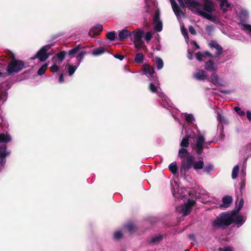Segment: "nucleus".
Here are the masks:
<instances>
[{
  "label": "nucleus",
  "instance_id": "obj_1",
  "mask_svg": "<svg viewBox=\"0 0 251 251\" xmlns=\"http://www.w3.org/2000/svg\"><path fill=\"white\" fill-rule=\"evenodd\" d=\"M246 220V217L238 214L235 211L224 212L212 222V226L214 228H224L233 223L239 227L245 223Z\"/></svg>",
  "mask_w": 251,
  "mask_h": 251
},
{
  "label": "nucleus",
  "instance_id": "obj_2",
  "mask_svg": "<svg viewBox=\"0 0 251 251\" xmlns=\"http://www.w3.org/2000/svg\"><path fill=\"white\" fill-rule=\"evenodd\" d=\"M186 136L181 141L180 146L182 148L188 147L189 141L191 139L195 142L193 149L198 154H201L203 150V145L205 142L204 136L197 130H192L191 129L185 130Z\"/></svg>",
  "mask_w": 251,
  "mask_h": 251
},
{
  "label": "nucleus",
  "instance_id": "obj_3",
  "mask_svg": "<svg viewBox=\"0 0 251 251\" xmlns=\"http://www.w3.org/2000/svg\"><path fill=\"white\" fill-rule=\"evenodd\" d=\"M12 140L11 136L8 134H0V164L4 166L6 163V157L11 153L10 150H7L6 143Z\"/></svg>",
  "mask_w": 251,
  "mask_h": 251
},
{
  "label": "nucleus",
  "instance_id": "obj_4",
  "mask_svg": "<svg viewBox=\"0 0 251 251\" xmlns=\"http://www.w3.org/2000/svg\"><path fill=\"white\" fill-rule=\"evenodd\" d=\"M209 46L212 51H214L215 55H213L208 51L198 52L196 54V57L199 61H201L203 57H213L218 58L222 54L223 48L216 41H211L209 43Z\"/></svg>",
  "mask_w": 251,
  "mask_h": 251
},
{
  "label": "nucleus",
  "instance_id": "obj_5",
  "mask_svg": "<svg viewBox=\"0 0 251 251\" xmlns=\"http://www.w3.org/2000/svg\"><path fill=\"white\" fill-rule=\"evenodd\" d=\"M170 186L172 193L176 199H182L189 194L188 191L184 187H180L179 183L176 179L170 181Z\"/></svg>",
  "mask_w": 251,
  "mask_h": 251
},
{
  "label": "nucleus",
  "instance_id": "obj_6",
  "mask_svg": "<svg viewBox=\"0 0 251 251\" xmlns=\"http://www.w3.org/2000/svg\"><path fill=\"white\" fill-rule=\"evenodd\" d=\"M149 89L152 93L157 94L158 97L161 99L163 103H161V104L163 107H166V104L170 107H172L173 103L163 93L160 92L161 90L159 87L155 86L152 83H151L149 85Z\"/></svg>",
  "mask_w": 251,
  "mask_h": 251
},
{
  "label": "nucleus",
  "instance_id": "obj_7",
  "mask_svg": "<svg viewBox=\"0 0 251 251\" xmlns=\"http://www.w3.org/2000/svg\"><path fill=\"white\" fill-rule=\"evenodd\" d=\"M25 68V64L23 61L13 59L8 65L7 72L9 75L16 74Z\"/></svg>",
  "mask_w": 251,
  "mask_h": 251
},
{
  "label": "nucleus",
  "instance_id": "obj_8",
  "mask_svg": "<svg viewBox=\"0 0 251 251\" xmlns=\"http://www.w3.org/2000/svg\"><path fill=\"white\" fill-rule=\"evenodd\" d=\"M144 35V32L139 28L131 32L130 39L133 41L135 48L139 49L143 46L144 42L142 38Z\"/></svg>",
  "mask_w": 251,
  "mask_h": 251
},
{
  "label": "nucleus",
  "instance_id": "obj_9",
  "mask_svg": "<svg viewBox=\"0 0 251 251\" xmlns=\"http://www.w3.org/2000/svg\"><path fill=\"white\" fill-rule=\"evenodd\" d=\"M196 201L194 200L189 199L186 202L181 205L180 206L176 208V210L179 213H181L183 216L188 215L191 210L192 207L195 204Z\"/></svg>",
  "mask_w": 251,
  "mask_h": 251
},
{
  "label": "nucleus",
  "instance_id": "obj_10",
  "mask_svg": "<svg viewBox=\"0 0 251 251\" xmlns=\"http://www.w3.org/2000/svg\"><path fill=\"white\" fill-rule=\"evenodd\" d=\"M50 45H45L41 48V49L36 53V55L31 58L32 60L38 58L40 61L44 62L49 58L50 55V53L48 51L50 48Z\"/></svg>",
  "mask_w": 251,
  "mask_h": 251
},
{
  "label": "nucleus",
  "instance_id": "obj_11",
  "mask_svg": "<svg viewBox=\"0 0 251 251\" xmlns=\"http://www.w3.org/2000/svg\"><path fill=\"white\" fill-rule=\"evenodd\" d=\"M81 49L80 45H78L75 48L69 50L68 52L66 51H62L54 56V59H59L62 61L65 58L66 55H68L70 59L75 57V54L77 53L79 50Z\"/></svg>",
  "mask_w": 251,
  "mask_h": 251
},
{
  "label": "nucleus",
  "instance_id": "obj_12",
  "mask_svg": "<svg viewBox=\"0 0 251 251\" xmlns=\"http://www.w3.org/2000/svg\"><path fill=\"white\" fill-rule=\"evenodd\" d=\"M195 158L193 155H189L181 161L180 172L181 175H185L186 173L193 166Z\"/></svg>",
  "mask_w": 251,
  "mask_h": 251
},
{
  "label": "nucleus",
  "instance_id": "obj_13",
  "mask_svg": "<svg viewBox=\"0 0 251 251\" xmlns=\"http://www.w3.org/2000/svg\"><path fill=\"white\" fill-rule=\"evenodd\" d=\"M160 11L156 10L153 18V24L154 29L157 32H160L162 30V22L160 18Z\"/></svg>",
  "mask_w": 251,
  "mask_h": 251
},
{
  "label": "nucleus",
  "instance_id": "obj_14",
  "mask_svg": "<svg viewBox=\"0 0 251 251\" xmlns=\"http://www.w3.org/2000/svg\"><path fill=\"white\" fill-rule=\"evenodd\" d=\"M185 6L186 5L193 12L196 13L200 8L202 7L201 4L199 2L194 0H184Z\"/></svg>",
  "mask_w": 251,
  "mask_h": 251
},
{
  "label": "nucleus",
  "instance_id": "obj_15",
  "mask_svg": "<svg viewBox=\"0 0 251 251\" xmlns=\"http://www.w3.org/2000/svg\"><path fill=\"white\" fill-rule=\"evenodd\" d=\"M145 1L146 5V11L147 12H151L153 11L155 13L156 10H159L157 7L155 0H145Z\"/></svg>",
  "mask_w": 251,
  "mask_h": 251
},
{
  "label": "nucleus",
  "instance_id": "obj_16",
  "mask_svg": "<svg viewBox=\"0 0 251 251\" xmlns=\"http://www.w3.org/2000/svg\"><path fill=\"white\" fill-rule=\"evenodd\" d=\"M196 13L213 23H216L217 22V18L215 16H212L209 13H207V12L202 10V7L200 8Z\"/></svg>",
  "mask_w": 251,
  "mask_h": 251
},
{
  "label": "nucleus",
  "instance_id": "obj_17",
  "mask_svg": "<svg viewBox=\"0 0 251 251\" xmlns=\"http://www.w3.org/2000/svg\"><path fill=\"white\" fill-rule=\"evenodd\" d=\"M203 8L202 10L210 13L215 10L214 4L212 0H204Z\"/></svg>",
  "mask_w": 251,
  "mask_h": 251
},
{
  "label": "nucleus",
  "instance_id": "obj_18",
  "mask_svg": "<svg viewBox=\"0 0 251 251\" xmlns=\"http://www.w3.org/2000/svg\"><path fill=\"white\" fill-rule=\"evenodd\" d=\"M170 0L171 2L172 7L175 15L177 17V19L180 18L181 16L183 15L182 11L180 9L177 3L175 1V0Z\"/></svg>",
  "mask_w": 251,
  "mask_h": 251
},
{
  "label": "nucleus",
  "instance_id": "obj_19",
  "mask_svg": "<svg viewBox=\"0 0 251 251\" xmlns=\"http://www.w3.org/2000/svg\"><path fill=\"white\" fill-rule=\"evenodd\" d=\"M131 32L128 31L126 28H124L119 31L118 40L120 41H124L128 37L130 38Z\"/></svg>",
  "mask_w": 251,
  "mask_h": 251
},
{
  "label": "nucleus",
  "instance_id": "obj_20",
  "mask_svg": "<svg viewBox=\"0 0 251 251\" xmlns=\"http://www.w3.org/2000/svg\"><path fill=\"white\" fill-rule=\"evenodd\" d=\"M210 82L214 85L219 86H225L224 81L219 78V76L216 75H212L210 76Z\"/></svg>",
  "mask_w": 251,
  "mask_h": 251
},
{
  "label": "nucleus",
  "instance_id": "obj_21",
  "mask_svg": "<svg viewBox=\"0 0 251 251\" xmlns=\"http://www.w3.org/2000/svg\"><path fill=\"white\" fill-rule=\"evenodd\" d=\"M220 2V7L223 13H226L230 7V3L227 0H217Z\"/></svg>",
  "mask_w": 251,
  "mask_h": 251
},
{
  "label": "nucleus",
  "instance_id": "obj_22",
  "mask_svg": "<svg viewBox=\"0 0 251 251\" xmlns=\"http://www.w3.org/2000/svg\"><path fill=\"white\" fill-rule=\"evenodd\" d=\"M102 25L100 24H98L94 26L90 29L89 35H99L102 30Z\"/></svg>",
  "mask_w": 251,
  "mask_h": 251
},
{
  "label": "nucleus",
  "instance_id": "obj_23",
  "mask_svg": "<svg viewBox=\"0 0 251 251\" xmlns=\"http://www.w3.org/2000/svg\"><path fill=\"white\" fill-rule=\"evenodd\" d=\"M206 73L201 70H198L194 74V77L199 80H203L206 77Z\"/></svg>",
  "mask_w": 251,
  "mask_h": 251
},
{
  "label": "nucleus",
  "instance_id": "obj_24",
  "mask_svg": "<svg viewBox=\"0 0 251 251\" xmlns=\"http://www.w3.org/2000/svg\"><path fill=\"white\" fill-rule=\"evenodd\" d=\"M205 69L209 72H215L217 70V67L213 61L209 60L205 63Z\"/></svg>",
  "mask_w": 251,
  "mask_h": 251
},
{
  "label": "nucleus",
  "instance_id": "obj_25",
  "mask_svg": "<svg viewBox=\"0 0 251 251\" xmlns=\"http://www.w3.org/2000/svg\"><path fill=\"white\" fill-rule=\"evenodd\" d=\"M232 201L230 196H225L222 199V203L220 205V207L227 208L229 206Z\"/></svg>",
  "mask_w": 251,
  "mask_h": 251
},
{
  "label": "nucleus",
  "instance_id": "obj_26",
  "mask_svg": "<svg viewBox=\"0 0 251 251\" xmlns=\"http://www.w3.org/2000/svg\"><path fill=\"white\" fill-rule=\"evenodd\" d=\"M68 65L67 66L68 72L69 76H72L75 72L79 65L77 64L74 65L72 63H69L70 59L67 60Z\"/></svg>",
  "mask_w": 251,
  "mask_h": 251
},
{
  "label": "nucleus",
  "instance_id": "obj_27",
  "mask_svg": "<svg viewBox=\"0 0 251 251\" xmlns=\"http://www.w3.org/2000/svg\"><path fill=\"white\" fill-rule=\"evenodd\" d=\"M189 155H192L190 154L186 149L181 148L179 150L178 156L180 158L185 159L188 157Z\"/></svg>",
  "mask_w": 251,
  "mask_h": 251
},
{
  "label": "nucleus",
  "instance_id": "obj_28",
  "mask_svg": "<svg viewBox=\"0 0 251 251\" xmlns=\"http://www.w3.org/2000/svg\"><path fill=\"white\" fill-rule=\"evenodd\" d=\"M79 50H80L77 52V53H78L77 55L76 56V58L77 60V62L76 63V64H77L78 65H80V63L83 60V58H84L85 55L87 53L86 51H79Z\"/></svg>",
  "mask_w": 251,
  "mask_h": 251
},
{
  "label": "nucleus",
  "instance_id": "obj_29",
  "mask_svg": "<svg viewBox=\"0 0 251 251\" xmlns=\"http://www.w3.org/2000/svg\"><path fill=\"white\" fill-rule=\"evenodd\" d=\"M203 166L204 162L202 160L193 162V167L196 170L201 169L203 168Z\"/></svg>",
  "mask_w": 251,
  "mask_h": 251
},
{
  "label": "nucleus",
  "instance_id": "obj_30",
  "mask_svg": "<svg viewBox=\"0 0 251 251\" xmlns=\"http://www.w3.org/2000/svg\"><path fill=\"white\" fill-rule=\"evenodd\" d=\"M169 169L174 175H176L177 172L176 162L175 161L171 163L169 166Z\"/></svg>",
  "mask_w": 251,
  "mask_h": 251
},
{
  "label": "nucleus",
  "instance_id": "obj_31",
  "mask_svg": "<svg viewBox=\"0 0 251 251\" xmlns=\"http://www.w3.org/2000/svg\"><path fill=\"white\" fill-rule=\"evenodd\" d=\"M155 63L156 65L157 69L158 70H161L163 68L164 66V63L161 58L160 57H155Z\"/></svg>",
  "mask_w": 251,
  "mask_h": 251
},
{
  "label": "nucleus",
  "instance_id": "obj_32",
  "mask_svg": "<svg viewBox=\"0 0 251 251\" xmlns=\"http://www.w3.org/2000/svg\"><path fill=\"white\" fill-rule=\"evenodd\" d=\"M144 58L143 54L142 52L138 53L134 57V61L136 63H141L143 62Z\"/></svg>",
  "mask_w": 251,
  "mask_h": 251
},
{
  "label": "nucleus",
  "instance_id": "obj_33",
  "mask_svg": "<svg viewBox=\"0 0 251 251\" xmlns=\"http://www.w3.org/2000/svg\"><path fill=\"white\" fill-rule=\"evenodd\" d=\"M105 50L103 47H99L95 49L92 52L94 56H99L104 53Z\"/></svg>",
  "mask_w": 251,
  "mask_h": 251
},
{
  "label": "nucleus",
  "instance_id": "obj_34",
  "mask_svg": "<svg viewBox=\"0 0 251 251\" xmlns=\"http://www.w3.org/2000/svg\"><path fill=\"white\" fill-rule=\"evenodd\" d=\"M239 167L238 165H236L234 167L232 171L231 177L232 178L234 179L237 178L239 174Z\"/></svg>",
  "mask_w": 251,
  "mask_h": 251
},
{
  "label": "nucleus",
  "instance_id": "obj_35",
  "mask_svg": "<svg viewBox=\"0 0 251 251\" xmlns=\"http://www.w3.org/2000/svg\"><path fill=\"white\" fill-rule=\"evenodd\" d=\"M124 227L130 233L133 232L135 229V225L131 223H128L125 225Z\"/></svg>",
  "mask_w": 251,
  "mask_h": 251
},
{
  "label": "nucleus",
  "instance_id": "obj_36",
  "mask_svg": "<svg viewBox=\"0 0 251 251\" xmlns=\"http://www.w3.org/2000/svg\"><path fill=\"white\" fill-rule=\"evenodd\" d=\"M184 118L187 123H193L195 121V119L193 114H185Z\"/></svg>",
  "mask_w": 251,
  "mask_h": 251
},
{
  "label": "nucleus",
  "instance_id": "obj_37",
  "mask_svg": "<svg viewBox=\"0 0 251 251\" xmlns=\"http://www.w3.org/2000/svg\"><path fill=\"white\" fill-rule=\"evenodd\" d=\"M162 239V236L161 235H158L155 236L152 238L151 240V244H156L157 243L159 242Z\"/></svg>",
  "mask_w": 251,
  "mask_h": 251
},
{
  "label": "nucleus",
  "instance_id": "obj_38",
  "mask_svg": "<svg viewBox=\"0 0 251 251\" xmlns=\"http://www.w3.org/2000/svg\"><path fill=\"white\" fill-rule=\"evenodd\" d=\"M48 65L47 63L44 64L38 71V74L39 75H44L45 73L46 69H47Z\"/></svg>",
  "mask_w": 251,
  "mask_h": 251
},
{
  "label": "nucleus",
  "instance_id": "obj_39",
  "mask_svg": "<svg viewBox=\"0 0 251 251\" xmlns=\"http://www.w3.org/2000/svg\"><path fill=\"white\" fill-rule=\"evenodd\" d=\"M106 37L108 40L111 41L115 40L116 37V32L114 31L108 32L106 35Z\"/></svg>",
  "mask_w": 251,
  "mask_h": 251
},
{
  "label": "nucleus",
  "instance_id": "obj_40",
  "mask_svg": "<svg viewBox=\"0 0 251 251\" xmlns=\"http://www.w3.org/2000/svg\"><path fill=\"white\" fill-rule=\"evenodd\" d=\"M213 166L212 164H208L206 165L205 167H204L203 171H204L205 172L208 174H210L211 172L213 171Z\"/></svg>",
  "mask_w": 251,
  "mask_h": 251
},
{
  "label": "nucleus",
  "instance_id": "obj_41",
  "mask_svg": "<svg viewBox=\"0 0 251 251\" xmlns=\"http://www.w3.org/2000/svg\"><path fill=\"white\" fill-rule=\"evenodd\" d=\"M248 34L251 35V25L248 24H243V28Z\"/></svg>",
  "mask_w": 251,
  "mask_h": 251
},
{
  "label": "nucleus",
  "instance_id": "obj_42",
  "mask_svg": "<svg viewBox=\"0 0 251 251\" xmlns=\"http://www.w3.org/2000/svg\"><path fill=\"white\" fill-rule=\"evenodd\" d=\"M243 205H244V200L243 199H241L240 200L238 204L236 205L235 210L234 211H235L236 213H239V211L243 207Z\"/></svg>",
  "mask_w": 251,
  "mask_h": 251
},
{
  "label": "nucleus",
  "instance_id": "obj_43",
  "mask_svg": "<svg viewBox=\"0 0 251 251\" xmlns=\"http://www.w3.org/2000/svg\"><path fill=\"white\" fill-rule=\"evenodd\" d=\"M248 11L245 9H242L239 13L240 17L244 19H246L248 17Z\"/></svg>",
  "mask_w": 251,
  "mask_h": 251
},
{
  "label": "nucleus",
  "instance_id": "obj_44",
  "mask_svg": "<svg viewBox=\"0 0 251 251\" xmlns=\"http://www.w3.org/2000/svg\"><path fill=\"white\" fill-rule=\"evenodd\" d=\"M234 110L239 115L241 116H244L245 114V111L241 110V109L238 106H235L234 108Z\"/></svg>",
  "mask_w": 251,
  "mask_h": 251
},
{
  "label": "nucleus",
  "instance_id": "obj_45",
  "mask_svg": "<svg viewBox=\"0 0 251 251\" xmlns=\"http://www.w3.org/2000/svg\"><path fill=\"white\" fill-rule=\"evenodd\" d=\"M145 74H148L150 75H153L154 73V68L152 67H148L144 70Z\"/></svg>",
  "mask_w": 251,
  "mask_h": 251
},
{
  "label": "nucleus",
  "instance_id": "obj_46",
  "mask_svg": "<svg viewBox=\"0 0 251 251\" xmlns=\"http://www.w3.org/2000/svg\"><path fill=\"white\" fill-rule=\"evenodd\" d=\"M152 34L151 32L148 31L146 33L145 35V39L147 43L150 42V41L152 39Z\"/></svg>",
  "mask_w": 251,
  "mask_h": 251
},
{
  "label": "nucleus",
  "instance_id": "obj_47",
  "mask_svg": "<svg viewBox=\"0 0 251 251\" xmlns=\"http://www.w3.org/2000/svg\"><path fill=\"white\" fill-rule=\"evenodd\" d=\"M122 236L123 234L122 231L118 230L114 232L113 237L114 239L118 240L120 239L122 237Z\"/></svg>",
  "mask_w": 251,
  "mask_h": 251
},
{
  "label": "nucleus",
  "instance_id": "obj_48",
  "mask_svg": "<svg viewBox=\"0 0 251 251\" xmlns=\"http://www.w3.org/2000/svg\"><path fill=\"white\" fill-rule=\"evenodd\" d=\"M181 31L185 39H188V34L186 29L184 26H181Z\"/></svg>",
  "mask_w": 251,
  "mask_h": 251
},
{
  "label": "nucleus",
  "instance_id": "obj_49",
  "mask_svg": "<svg viewBox=\"0 0 251 251\" xmlns=\"http://www.w3.org/2000/svg\"><path fill=\"white\" fill-rule=\"evenodd\" d=\"M217 120L219 121L220 123H226V120H225L224 117L223 116H222L221 114L218 113L217 114Z\"/></svg>",
  "mask_w": 251,
  "mask_h": 251
},
{
  "label": "nucleus",
  "instance_id": "obj_50",
  "mask_svg": "<svg viewBox=\"0 0 251 251\" xmlns=\"http://www.w3.org/2000/svg\"><path fill=\"white\" fill-rule=\"evenodd\" d=\"M246 175V167H243L240 172L241 179H245Z\"/></svg>",
  "mask_w": 251,
  "mask_h": 251
},
{
  "label": "nucleus",
  "instance_id": "obj_51",
  "mask_svg": "<svg viewBox=\"0 0 251 251\" xmlns=\"http://www.w3.org/2000/svg\"><path fill=\"white\" fill-rule=\"evenodd\" d=\"M206 31L208 35H210L214 30V26L212 25H208L206 27Z\"/></svg>",
  "mask_w": 251,
  "mask_h": 251
},
{
  "label": "nucleus",
  "instance_id": "obj_52",
  "mask_svg": "<svg viewBox=\"0 0 251 251\" xmlns=\"http://www.w3.org/2000/svg\"><path fill=\"white\" fill-rule=\"evenodd\" d=\"M52 61L53 64L56 65V66H58L59 67L62 63V61H60L59 59H54V57H53L52 58Z\"/></svg>",
  "mask_w": 251,
  "mask_h": 251
},
{
  "label": "nucleus",
  "instance_id": "obj_53",
  "mask_svg": "<svg viewBox=\"0 0 251 251\" xmlns=\"http://www.w3.org/2000/svg\"><path fill=\"white\" fill-rule=\"evenodd\" d=\"M59 67L53 64V65L50 67V71L53 73L57 72L58 70Z\"/></svg>",
  "mask_w": 251,
  "mask_h": 251
},
{
  "label": "nucleus",
  "instance_id": "obj_54",
  "mask_svg": "<svg viewBox=\"0 0 251 251\" xmlns=\"http://www.w3.org/2000/svg\"><path fill=\"white\" fill-rule=\"evenodd\" d=\"M221 251H233V248L230 246L224 247L223 248L220 249Z\"/></svg>",
  "mask_w": 251,
  "mask_h": 251
},
{
  "label": "nucleus",
  "instance_id": "obj_55",
  "mask_svg": "<svg viewBox=\"0 0 251 251\" xmlns=\"http://www.w3.org/2000/svg\"><path fill=\"white\" fill-rule=\"evenodd\" d=\"M220 92L224 94L228 95L233 92V90H220Z\"/></svg>",
  "mask_w": 251,
  "mask_h": 251
},
{
  "label": "nucleus",
  "instance_id": "obj_56",
  "mask_svg": "<svg viewBox=\"0 0 251 251\" xmlns=\"http://www.w3.org/2000/svg\"><path fill=\"white\" fill-rule=\"evenodd\" d=\"M189 30L190 33L192 34V35H195L196 34V31L193 26L190 25L189 26Z\"/></svg>",
  "mask_w": 251,
  "mask_h": 251
},
{
  "label": "nucleus",
  "instance_id": "obj_57",
  "mask_svg": "<svg viewBox=\"0 0 251 251\" xmlns=\"http://www.w3.org/2000/svg\"><path fill=\"white\" fill-rule=\"evenodd\" d=\"M245 179H241V182L240 183V190H243L245 188Z\"/></svg>",
  "mask_w": 251,
  "mask_h": 251
},
{
  "label": "nucleus",
  "instance_id": "obj_58",
  "mask_svg": "<svg viewBox=\"0 0 251 251\" xmlns=\"http://www.w3.org/2000/svg\"><path fill=\"white\" fill-rule=\"evenodd\" d=\"M114 56L115 58L119 59L120 60H123L124 58V56L123 55H120V54H115L114 55Z\"/></svg>",
  "mask_w": 251,
  "mask_h": 251
},
{
  "label": "nucleus",
  "instance_id": "obj_59",
  "mask_svg": "<svg viewBox=\"0 0 251 251\" xmlns=\"http://www.w3.org/2000/svg\"><path fill=\"white\" fill-rule=\"evenodd\" d=\"M247 117L249 121H251V112L249 110L247 111Z\"/></svg>",
  "mask_w": 251,
  "mask_h": 251
},
{
  "label": "nucleus",
  "instance_id": "obj_60",
  "mask_svg": "<svg viewBox=\"0 0 251 251\" xmlns=\"http://www.w3.org/2000/svg\"><path fill=\"white\" fill-rule=\"evenodd\" d=\"M187 57L189 60H192L193 58V55L192 53H191L189 50H188Z\"/></svg>",
  "mask_w": 251,
  "mask_h": 251
},
{
  "label": "nucleus",
  "instance_id": "obj_61",
  "mask_svg": "<svg viewBox=\"0 0 251 251\" xmlns=\"http://www.w3.org/2000/svg\"><path fill=\"white\" fill-rule=\"evenodd\" d=\"M64 79L63 75V74H61L59 76V81L60 83H62L64 82Z\"/></svg>",
  "mask_w": 251,
  "mask_h": 251
},
{
  "label": "nucleus",
  "instance_id": "obj_62",
  "mask_svg": "<svg viewBox=\"0 0 251 251\" xmlns=\"http://www.w3.org/2000/svg\"><path fill=\"white\" fill-rule=\"evenodd\" d=\"M178 2V3H179V4L182 6V7H184L185 5H184V3L183 2V1L182 0H177Z\"/></svg>",
  "mask_w": 251,
  "mask_h": 251
},
{
  "label": "nucleus",
  "instance_id": "obj_63",
  "mask_svg": "<svg viewBox=\"0 0 251 251\" xmlns=\"http://www.w3.org/2000/svg\"><path fill=\"white\" fill-rule=\"evenodd\" d=\"M189 237L190 238V239L192 240H195V237H194V235H189Z\"/></svg>",
  "mask_w": 251,
  "mask_h": 251
},
{
  "label": "nucleus",
  "instance_id": "obj_64",
  "mask_svg": "<svg viewBox=\"0 0 251 251\" xmlns=\"http://www.w3.org/2000/svg\"><path fill=\"white\" fill-rule=\"evenodd\" d=\"M223 129H222V132L221 133V138L222 139H223L224 137H225V135L223 133Z\"/></svg>",
  "mask_w": 251,
  "mask_h": 251
}]
</instances>
